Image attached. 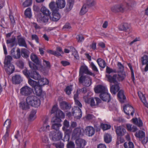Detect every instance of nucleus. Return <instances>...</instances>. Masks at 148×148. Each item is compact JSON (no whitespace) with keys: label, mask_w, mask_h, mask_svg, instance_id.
<instances>
[{"label":"nucleus","mask_w":148,"mask_h":148,"mask_svg":"<svg viewBox=\"0 0 148 148\" xmlns=\"http://www.w3.org/2000/svg\"><path fill=\"white\" fill-rule=\"evenodd\" d=\"M49 135L53 140L57 141L60 140L62 138L63 134L60 130H57L51 132Z\"/></svg>","instance_id":"5"},{"label":"nucleus","mask_w":148,"mask_h":148,"mask_svg":"<svg viewBox=\"0 0 148 148\" xmlns=\"http://www.w3.org/2000/svg\"><path fill=\"white\" fill-rule=\"evenodd\" d=\"M16 39L15 36H12L11 38L6 40V43L7 44H10V46L12 47L15 45V41Z\"/></svg>","instance_id":"41"},{"label":"nucleus","mask_w":148,"mask_h":148,"mask_svg":"<svg viewBox=\"0 0 148 148\" xmlns=\"http://www.w3.org/2000/svg\"><path fill=\"white\" fill-rule=\"evenodd\" d=\"M117 65L118 68V70L117 71V73L125 72L124 71V66L121 62H118L117 63Z\"/></svg>","instance_id":"46"},{"label":"nucleus","mask_w":148,"mask_h":148,"mask_svg":"<svg viewBox=\"0 0 148 148\" xmlns=\"http://www.w3.org/2000/svg\"><path fill=\"white\" fill-rule=\"evenodd\" d=\"M126 126L127 130L130 132H135L137 130V128L136 126H132V125L130 124H127Z\"/></svg>","instance_id":"31"},{"label":"nucleus","mask_w":148,"mask_h":148,"mask_svg":"<svg viewBox=\"0 0 148 148\" xmlns=\"http://www.w3.org/2000/svg\"><path fill=\"white\" fill-rule=\"evenodd\" d=\"M88 76L87 75H84L83 74H80L79 75V83L83 84L84 82L87 77H88Z\"/></svg>","instance_id":"43"},{"label":"nucleus","mask_w":148,"mask_h":148,"mask_svg":"<svg viewBox=\"0 0 148 148\" xmlns=\"http://www.w3.org/2000/svg\"><path fill=\"white\" fill-rule=\"evenodd\" d=\"M75 143L77 146L80 147H84L86 144V142L85 140L79 138L75 140Z\"/></svg>","instance_id":"23"},{"label":"nucleus","mask_w":148,"mask_h":148,"mask_svg":"<svg viewBox=\"0 0 148 148\" xmlns=\"http://www.w3.org/2000/svg\"><path fill=\"white\" fill-rule=\"evenodd\" d=\"M125 148H134V145L133 143L131 141L126 142L124 144Z\"/></svg>","instance_id":"48"},{"label":"nucleus","mask_w":148,"mask_h":148,"mask_svg":"<svg viewBox=\"0 0 148 148\" xmlns=\"http://www.w3.org/2000/svg\"><path fill=\"white\" fill-rule=\"evenodd\" d=\"M84 73L89 74L91 75H93L92 73L88 70V67L86 66H82L81 67L80 69L79 74L84 75Z\"/></svg>","instance_id":"21"},{"label":"nucleus","mask_w":148,"mask_h":148,"mask_svg":"<svg viewBox=\"0 0 148 148\" xmlns=\"http://www.w3.org/2000/svg\"><path fill=\"white\" fill-rule=\"evenodd\" d=\"M32 0H26L23 3V5L24 7H26L31 5L32 3Z\"/></svg>","instance_id":"57"},{"label":"nucleus","mask_w":148,"mask_h":148,"mask_svg":"<svg viewBox=\"0 0 148 148\" xmlns=\"http://www.w3.org/2000/svg\"><path fill=\"white\" fill-rule=\"evenodd\" d=\"M127 65L129 67L131 72V77L132 79V81L134 83V71L132 69V66L131 64L130 63H127Z\"/></svg>","instance_id":"53"},{"label":"nucleus","mask_w":148,"mask_h":148,"mask_svg":"<svg viewBox=\"0 0 148 148\" xmlns=\"http://www.w3.org/2000/svg\"><path fill=\"white\" fill-rule=\"evenodd\" d=\"M40 10L45 15L49 16L51 14V12L45 6L42 7L41 8Z\"/></svg>","instance_id":"37"},{"label":"nucleus","mask_w":148,"mask_h":148,"mask_svg":"<svg viewBox=\"0 0 148 148\" xmlns=\"http://www.w3.org/2000/svg\"><path fill=\"white\" fill-rule=\"evenodd\" d=\"M42 141L43 145H46L50 143L48 138L46 136H45L42 137Z\"/></svg>","instance_id":"62"},{"label":"nucleus","mask_w":148,"mask_h":148,"mask_svg":"<svg viewBox=\"0 0 148 148\" xmlns=\"http://www.w3.org/2000/svg\"><path fill=\"white\" fill-rule=\"evenodd\" d=\"M73 86L71 85L68 86L64 89L65 92L67 95H69L71 94L73 90Z\"/></svg>","instance_id":"45"},{"label":"nucleus","mask_w":148,"mask_h":148,"mask_svg":"<svg viewBox=\"0 0 148 148\" xmlns=\"http://www.w3.org/2000/svg\"><path fill=\"white\" fill-rule=\"evenodd\" d=\"M15 48H12L10 51V54L12 57L14 59H18L21 57L20 50L19 48H18L16 51V54L15 53Z\"/></svg>","instance_id":"11"},{"label":"nucleus","mask_w":148,"mask_h":148,"mask_svg":"<svg viewBox=\"0 0 148 148\" xmlns=\"http://www.w3.org/2000/svg\"><path fill=\"white\" fill-rule=\"evenodd\" d=\"M20 94L23 96H28L32 93L33 89L27 86H24L21 88Z\"/></svg>","instance_id":"6"},{"label":"nucleus","mask_w":148,"mask_h":148,"mask_svg":"<svg viewBox=\"0 0 148 148\" xmlns=\"http://www.w3.org/2000/svg\"><path fill=\"white\" fill-rule=\"evenodd\" d=\"M96 93L100 94L103 93L106 91H108L106 87L103 85H99L96 87L94 89Z\"/></svg>","instance_id":"16"},{"label":"nucleus","mask_w":148,"mask_h":148,"mask_svg":"<svg viewBox=\"0 0 148 148\" xmlns=\"http://www.w3.org/2000/svg\"><path fill=\"white\" fill-rule=\"evenodd\" d=\"M25 14L27 17L29 18H31L32 16L31 10L30 8H28L25 10Z\"/></svg>","instance_id":"50"},{"label":"nucleus","mask_w":148,"mask_h":148,"mask_svg":"<svg viewBox=\"0 0 148 148\" xmlns=\"http://www.w3.org/2000/svg\"><path fill=\"white\" fill-rule=\"evenodd\" d=\"M39 85L40 84V85H44L47 84L49 83L48 80L46 78L40 77L38 81Z\"/></svg>","instance_id":"36"},{"label":"nucleus","mask_w":148,"mask_h":148,"mask_svg":"<svg viewBox=\"0 0 148 148\" xmlns=\"http://www.w3.org/2000/svg\"><path fill=\"white\" fill-rule=\"evenodd\" d=\"M72 115L77 119H80L82 116L81 109L78 107H75L72 109Z\"/></svg>","instance_id":"9"},{"label":"nucleus","mask_w":148,"mask_h":148,"mask_svg":"<svg viewBox=\"0 0 148 148\" xmlns=\"http://www.w3.org/2000/svg\"><path fill=\"white\" fill-rule=\"evenodd\" d=\"M104 141L106 143H110L112 140V136L111 135L108 134H105L104 136Z\"/></svg>","instance_id":"47"},{"label":"nucleus","mask_w":148,"mask_h":148,"mask_svg":"<svg viewBox=\"0 0 148 148\" xmlns=\"http://www.w3.org/2000/svg\"><path fill=\"white\" fill-rule=\"evenodd\" d=\"M48 118L47 117L45 118L43 120V124L41 128L42 130L44 131H49L50 127L48 123Z\"/></svg>","instance_id":"14"},{"label":"nucleus","mask_w":148,"mask_h":148,"mask_svg":"<svg viewBox=\"0 0 148 148\" xmlns=\"http://www.w3.org/2000/svg\"><path fill=\"white\" fill-rule=\"evenodd\" d=\"M74 3V0H68V1L67 5L69 7V10H70L72 8Z\"/></svg>","instance_id":"63"},{"label":"nucleus","mask_w":148,"mask_h":148,"mask_svg":"<svg viewBox=\"0 0 148 148\" xmlns=\"http://www.w3.org/2000/svg\"><path fill=\"white\" fill-rule=\"evenodd\" d=\"M101 100L100 98L97 97L91 98L89 103L88 104H90L91 107H95L98 106L101 103Z\"/></svg>","instance_id":"13"},{"label":"nucleus","mask_w":148,"mask_h":148,"mask_svg":"<svg viewBox=\"0 0 148 148\" xmlns=\"http://www.w3.org/2000/svg\"><path fill=\"white\" fill-rule=\"evenodd\" d=\"M117 75V80L119 82L122 81L126 77L125 72H120Z\"/></svg>","instance_id":"30"},{"label":"nucleus","mask_w":148,"mask_h":148,"mask_svg":"<svg viewBox=\"0 0 148 148\" xmlns=\"http://www.w3.org/2000/svg\"><path fill=\"white\" fill-rule=\"evenodd\" d=\"M101 127L103 130H106L110 129L111 126L110 125L101 123Z\"/></svg>","instance_id":"58"},{"label":"nucleus","mask_w":148,"mask_h":148,"mask_svg":"<svg viewBox=\"0 0 148 148\" xmlns=\"http://www.w3.org/2000/svg\"><path fill=\"white\" fill-rule=\"evenodd\" d=\"M97 62L99 67L102 68H104L106 65V64L105 61L101 58H98L97 60Z\"/></svg>","instance_id":"33"},{"label":"nucleus","mask_w":148,"mask_h":148,"mask_svg":"<svg viewBox=\"0 0 148 148\" xmlns=\"http://www.w3.org/2000/svg\"><path fill=\"white\" fill-rule=\"evenodd\" d=\"M138 94L140 99L141 101L143 103L144 106L148 108V103L146 100L145 97L144 95H143L141 92H138Z\"/></svg>","instance_id":"24"},{"label":"nucleus","mask_w":148,"mask_h":148,"mask_svg":"<svg viewBox=\"0 0 148 148\" xmlns=\"http://www.w3.org/2000/svg\"><path fill=\"white\" fill-rule=\"evenodd\" d=\"M61 108L62 110L69 109L71 108L70 106L65 101H62L60 103Z\"/></svg>","instance_id":"32"},{"label":"nucleus","mask_w":148,"mask_h":148,"mask_svg":"<svg viewBox=\"0 0 148 148\" xmlns=\"http://www.w3.org/2000/svg\"><path fill=\"white\" fill-rule=\"evenodd\" d=\"M12 59V58L11 56H5L4 61L5 66L7 68V70L10 73H12L14 70V66L11 63Z\"/></svg>","instance_id":"4"},{"label":"nucleus","mask_w":148,"mask_h":148,"mask_svg":"<svg viewBox=\"0 0 148 148\" xmlns=\"http://www.w3.org/2000/svg\"><path fill=\"white\" fill-rule=\"evenodd\" d=\"M23 72L24 74L27 77H29L32 74L28 71L27 68L25 69L23 71Z\"/></svg>","instance_id":"64"},{"label":"nucleus","mask_w":148,"mask_h":148,"mask_svg":"<svg viewBox=\"0 0 148 148\" xmlns=\"http://www.w3.org/2000/svg\"><path fill=\"white\" fill-rule=\"evenodd\" d=\"M50 9L52 11V16L51 18V19L53 21H57L60 18V14L58 13L59 10Z\"/></svg>","instance_id":"17"},{"label":"nucleus","mask_w":148,"mask_h":148,"mask_svg":"<svg viewBox=\"0 0 148 148\" xmlns=\"http://www.w3.org/2000/svg\"><path fill=\"white\" fill-rule=\"evenodd\" d=\"M65 5V0H57L56 2L54 1L51 2L49 5L50 9L55 10H59V9L64 8Z\"/></svg>","instance_id":"3"},{"label":"nucleus","mask_w":148,"mask_h":148,"mask_svg":"<svg viewBox=\"0 0 148 148\" xmlns=\"http://www.w3.org/2000/svg\"><path fill=\"white\" fill-rule=\"evenodd\" d=\"M36 110H32L29 116V119L30 121H33L36 119Z\"/></svg>","instance_id":"40"},{"label":"nucleus","mask_w":148,"mask_h":148,"mask_svg":"<svg viewBox=\"0 0 148 148\" xmlns=\"http://www.w3.org/2000/svg\"><path fill=\"white\" fill-rule=\"evenodd\" d=\"M30 77L35 80H38L39 81V79H40V78L41 76L38 73L36 72L33 71Z\"/></svg>","instance_id":"38"},{"label":"nucleus","mask_w":148,"mask_h":148,"mask_svg":"<svg viewBox=\"0 0 148 148\" xmlns=\"http://www.w3.org/2000/svg\"><path fill=\"white\" fill-rule=\"evenodd\" d=\"M26 102L29 103L32 106L38 108L40 105L41 102L40 99L35 95L29 96L26 99Z\"/></svg>","instance_id":"2"},{"label":"nucleus","mask_w":148,"mask_h":148,"mask_svg":"<svg viewBox=\"0 0 148 148\" xmlns=\"http://www.w3.org/2000/svg\"><path fill=\"white\" fill-rule=\"evenodd\" d=\"M106 77L107 81L110 83H115L117 82V74H114L113 76L109 74H106Z\"/></svg>","instance_id":"18"},{"label":"nucleus","mask_w":148,"mask_h":148,"mask_svg":"<svg viewBox=\"0 0 148 148\" xmlns=\"http://www.w3.org/2000/svg\"><path fill=\"white\" fill-rule=\"evenodd\" d=\"M13 82L15 84H19L22 81V79L19 75H16L12 77Z\"/></svg>","instance_id":"26"},{"label":"nucleus","mask_w":148,"mask_h":148,"mask_svg":"<svg viewBox=\"0 0 148 148\" xmlns=\"http://www.w3.org/2000/svg\"><path fill=\"white\" fill-rule=\"evenodd\" d=\"M85 132L87 135L88 136H91L94 134L95 130L92 127L88 126L86 128Z\"/></svg>","instance_id":"19"},{"label":"nucleus","mask_w":148,"mask_h":148,"mask_svg":"<svg viewBox=\"0 0 148 148\" xmlns=\"http://www.w3.org/2000/svg\"><path fill=\"white\" fill-rule=\"evenodd\" d=\"M134 135L137 138H142L145 136V133L142 131L139 130L138 132H136Z\"/></svg>","instance_id":"44"},{"label":"nucleus","mask_w":148,"mask_h":148,"mask_svg":"<svg viewBox=\"0 0 148 148\" xmlns=\"http://www.w3.org/2000/svg\"><path fill=\"white\" fill-rule=\"evenodd\" d=\"M118 97L119 98V101L121 103H123L126 99V97L124 95V91L122 90L119 91L118 94Z\"/></svg>","instance_id":"27"},{"label":"nucleus","mask_w":148,"mask_h":148,"mask_svg":"<svg viewBox=\"0 0 148 148\" xmlns=\"http://www.w3.org/2000/svg\"><path fill=\"white\" fill-rule=\"evenodd\" d=\"M116 132L117 135L120 136L124 135L127 133L126 130L122 126L117 127Z\"/></svg>","instance_id":"15"},{"label":"nucleus","mask_w":148,"mask_h":148,"mask_svg":"<svg viewBox=\"0 0 148 148\" xmlns=\"http://www.w3.org/2000/svg\"><path fill=\"white\" fill-rule=\"evenodd\" d=\"M29 52V51L25 49L22 48L21 50V55L25 58H27L28 57Z\"/></svg>","instance_id":"39"},{"label":"nucleus","mask_w":148,"mask_h":148,"mask_svg":"<svg viewBox=\"0 0 148 148\" xmlns=\"http://www.w3.org/2000/svg\"><path fill=\"white\" fill-rule=\"evenodd\" d=\"M87 79L84 82L83 84V85L86 87H89L91 84L92 80L89 77H87Z\"/></svg>","instance_id":"49"},{"label":"nucleus","mask_w":148,"mask_h":148,"mask_svg":"<svg viewBox=\"0 0 148 148\" xmlns=\"http://www.w3.org/2000/svg\"><path fill=\"white\" fill-rule=\"evenodd\" d=\"M95 3V1L94 0H86V5L88 7L93 6Z\"/></svg>","instance_id":"52"},{"label":"nucleus","mask_w":148,"mask_h":148,"mask_svg":"<svg viewBox=\"0 0 148 148\" xmlns=\"http://www.w3.org/2000/svg\"><path fill=\"white\" fill-rule=\"evenodd\" d=\"M118 29L121 31L128 32L131 30V26L130 24L124 23L121 24L119 26Z\"/></svg>","instance_id":"8"},{"label":"nucleus","mask_w":148,"mask_h":148,"mask_svg":"<svg viewBox=\"0 0 148 148\" xmlns=\"http://www.w3.org/2000/svg\"><path fill=\"white\" fill-rule=\"evenodd\" d=\"M65 115L63 112L60 110H59L57 112L56 114V117L55 120H53L52 119V121L54 123L58 122L60 123L61 121V119L64 118Z\"/></svg>","instance_id":"10"},{"label":"nucleus","mask_w":148,"mask_h":148,"mask_svg":"<svg viewBox=\"0 0 148 148\" xmlns=\"http://www.w3.org/2000/svg\"><path fill=\"white\" fill-rule=\"evenodd\" d=\"M82 130L80 128L77 127L73 131L72 137L73 139L79 138L82 134Z\"/></svg>","instance_id":"12"},{"label":"nucleus","mask_w":148,"mask_h":148,"mask_svg":"<svg viewBox=\"0 0 148 148\" xmlns=\"http://www.w3.org/2000/svg\"><path fill=\"white\" fill-rule=\"evenodd\" d=\"M83 99L85 102L86 103H89L91 99V98L89 95L88 94H87V95L84 96Z\"/></svg>","instance_id":"61"},{"label":"nucleus","mask_w":148,"mask_h":148,"mask_svg":"<svg viewBox=\"0 0 148 148\" xmlns=\"http://www.w3.org/2000/svg\"><path fill=\"white\" fill-rule=\"evenodd\" d=\"M108 92L106 91L103 93L100 94V97L103 101L109 102L110 101L111 98L110 95Z\"/></svg>","instance_id":"22"},{"label":"nucleus","mask_w":148,"mask_h":148,"mask_svg":"<svg viewBox=\"0 0 148 148\" xmlns=\"http://www.w3.org/2000/svg\"><path fill=\"white\" fill-rule=\"evenodd\" d=\"M18 45L20 46L24 47L27 48V45L24 38H21L18 40Z\"/></svg>","instance_id":"35"},{"label":"nucleus","mask_w":148,"mask_h":148,"mask_svg":"<svg viewBox=\"0 0 148 148\" xmlns=\"http://www.w3.org/2000/svg\"><path fill=\"white\" fill-rule=\"evenodd\" d=\"M106 71L108 74H110V73H117V71L116 69H113L110 68V67L107 66L106 68Z\"/></svg>","instance_id":"59"},{"label":"nucleus","mask_w":148,"mask_h":148,"mask_svg":"<svg viewBox=\"0 0 148 148\" xmlns=\"http://www.w3.org/2000/svg\"><path fill=\"white\" fill-rule=\"evenodd\" d=\"M19 108L23 110H27L30 108V105L29 103L26 101H24L20 102L19 103Z\"/></svg>","instance_id":"25"},{"label":"nucleus","mask_w":148,"mask_h":148,"mask_svg":"<svg viewBox=\"0 0 148 148\" xmlns=\"http://www.w3.org/2000/svg\"><path fill=\"white\" fill-rule=\"evenodd\" d=\"M132 9V6L128 3L123 2L120 4L115 5L111 8V10L114 12H124Z\"/></svg>","instance_id":"1"},{"label":"nucleus","mask_w":148,"mask_h":148,"mask_svg":"<svg viewBox=\"0 0 148 148\" xmlns=\"http://www.w3.org/2000/svg\"><path fill=\"white\" fill-rule=\"evenodd\" d=\"M119 89V84L118 82L113 85H110V91L112 94L115 95Z\"/></svg>","instance_id":"20"},{"label":"nucleus","mask_w":148,"mask_h":148,"mask_svg":"<svg viewBox=\"0 0 148 148\" xmlns=\"http://www.w3.org/2000/svg\"><path fill=\"white\" fill-rule=\"evenodd\" d=\"M132 123L134 124L139 127H141L143 126V123L142 121L139 118H135L133 119L132 120Z\"/></svg>","instance_id":"28"},{"label":"nucleus","mask_w":148,"mask_h":148,"mask_svg":"<svg viewBox=\"0 0 148 148\" xmlns=\"http://www.w3.org/2000/svg\"><path fill=\"white\" fill-rule=\"evenodd\" d=\"M123 110L124 112L127 115H130V113L132 116H133L134 112V109L131 105L128 104L125 105L123 106Z\"/></svg>","instance_id":"7"},{"label":"nucleus","mask_w":148,"mask_h":148,"mask_svg":"<svg viewBox=\"0 0 148 148\" xmlns=\"http://www.w3.org/2000/svg\"><path fill=\"white\" fill-rule=\"evenodd\" d=\"M11 123V120L9 119H7L4 122V126H5L6 127V131L10 130L9 129L10 127Z\"/></svg>","instance_id":"56"},{"label":"nucleus","mask_w":148,"mask_h":148,"mask_svg":"<svg viewBox=\"0 0 148 148\" xmlns=\"http://www.w3.org/2000/svg\"><path fill=\"white\" fill-rule=\"evenodd\" d=\"M30 58L32 60L37 64H41L37 56L34 53H32L30 56Z\"/></svg>","instance_id":"29"},{"label":"nucleus","mask_w":148,"mask_h":148,"mask_svg":"<svg viewBox=\"0 0 148 148\" xmlns=\"http://www.w3.org/2000/svg\"><path fill=\"white\" fill-rule=\"evenodd\" d=\"M28 83L30 86L34 88L39 86L38 82H37L34 81L30 78H29L28 79Z\"/></svg>","instance_id":"34"},{"label":"nucleus","mask_w":148,"mask_h":148,"mask_svg":"<svg viewBox=\"0 0 148 148\" xmlns=\"http://www.w3.org/2000/svg\"><path fill=\"white\" fill-rule=\"evenodd\" d=\"M9 132L10 130H7L5 134L3 137V139L4 142L5 144L6 143L8 140Z\"/></svg>","instance_id":"55"},{"label":"nucleus","mask_w":148,"mask_h":148,"mask_svg":"<svg viewBox=\"0 0 148 148\" xmlns=\"http://www.w3.org/2000/svg\"><path fill=\"white\" fill-rule=\"evenodd\" d=\"M141 61L143 65L147 64L148 62V56L144 55L141 58Z\"/></svg>","instance_id":"51"},{"label":"nucleus","mask_w":148,"mask_h":148,"mask_svg":"<svg viewBox=\"0 0 148 148\" xmlns=\"http://www.w3.org/2000/svg\"><path fill=\"white\" fill-rule=\"evenodd\" d=\"M34 89L35 93L37 96H40L41 95L42 90L41 88L39 86L35 88Z\"/></svg>","instance_id":"42"},{"label":"nucleus","mask_w":148,"mask_h":148,"mask_svg":"<svg viewBox=\"0 0 148 148\" xmlns=\"http://www.w3.org/2000/svg\"><path fill=\"white\" fill-rule=\"evenodd\" d=\"M16 64L20 69H23L24 66V63L22 60H19L16 61Z\"/></svg>","instance_id":"60"},{"label":"nucleus","mask_w":148,"mask_h":148,"mask_svg":"<svg viewBox=\"0 0 148 148\" xmlns=\"http://www.w3.org/2000/svg\"><path fill=\"white\" fill-rule=\"evenodd\" d=\"M88 8L86 4H84L81 10L80 14L82 15L85 14L88 11Z\"/></svg>","instance_id":"54"}]
</instances>
